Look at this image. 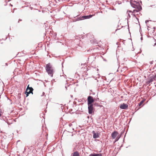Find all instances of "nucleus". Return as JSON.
Segmentation results:
<instances>
[{
	"label": "nucleus",
	"mask_w": 156,
	"mask_h": 156,
	"mask_svg": "<svg viewBox=\"0 0 156 156\" xmlns=\"http://www.w3.org/2000/svg\"><path fill=\"white\" fill-rule=\"evenodd\" d=\"M10 1H11V0H9L8 1V2H9Z\"/></svg>",
	"instance_id": "28"
},
{
	"label": "nucleus",
	"mask_w": 156,
	"mask_h": 156,
	"mask_svg": "<svg viewBox=\"0 0 156 156\" xmlns=\"http://www.w3.org/2000/svg\"><path fill=\"white\" fill-rule=\"evenodd\" d=\"M101 154H90V156H101Z\"/></svg>",
	"instance_id": "11"
},
{
	"label": "nucleus",
	"mask_w": 156,
	"mask_h": 156,
	"mask_svg": "<svg viewBox=\"0 0 156 156\" xmlns=\"http://www.w3.org/2000/svg\"><path fill=\"white\" fill-rule=\"evenodd\" d=\"M92 133L93 134V137L94 139H96L99 137V135L98 133L96 132L93 131H92Z\"/></svg>",
	"instance_id": "8"
},
{
	"label": "nucleus",
	"mask_w": 156,
	"mask_h": 156,
	"mask_svg": "<svg viewBox=\"0 0 156 156\" xmlns=\"http://www.w3.org/2000/svg\"><path fill=\"white\" fill-rule=\"evenodd\" d=\"M140 3H141V2L140 1V2L139 0H131L130 4L131 6L136 9L133 10V12L131 10H129V12H132V13H135L136 12L140 11L142 9Z\"/></svg>",
	"instance_id": "1"
},
{
	"label": "nucleus",
	"mask_w": 156,
	"mask_h": 156,
	"mask_svg": "<svg viewBox=\"0 0 156 156\" xmlns=\"http://www.w3.org/2000/svg\"><path fill=\"white\" fill-rule=\"evenodd\" d=\"M30 93H32V94H33V91H31L30 90L26 91L25 94L26 95V97H27L28 96L29 94Z\"/></svg>",
	"instance_id": "9"
},
{
	"label": "nucleus",
	"mask_w": 156,
	"mask_h": 156,
	"mask_svg": "<svg viewBox=\"0 0 156 156\" xmlns=\"http://www.w3.org/2000/svg\"><path fill=\"white\" fill-rule=\"evenodd\" d=\"M88 113L89 114H92L94 113V109L93 107V105H88Z\"/></svg>",
	"instance_id": "5"
},
{
	"label": "nucleus",
	"mask_w": 156,
	"mask_h": 156,
	"mask_svg": "<svg viewBox=\"0 0 156 156\" xmlns=\"http://www.w3.org/2000/svg\"><path fill=\"white\" fill-rule=\"evenodd\" d=\"M87 101L88 105H93V103L94 101L93 97L90 96H89L88 97Z\"/></svg>",
	"instance_id": "4"
},
{
	"label": "nucleus",
	"mask_w": 156,
	"mask_h": 156,
	"mask_svg": "<svg viewBox=\"0 0 156 156\" xmlns=\"http://www.w3.org/2000/svg\"><path fill=\"white\" fill-rule=\"evenodd\" d=\"M155 45H156V43H155L153 45V46H155Z\"/></svg>",
	"instance_id": "20"
},
{
	"label": "nucleus",
	"mask_w": 156,
	"mask_h": 156,
	"mask_svg": "<svg viewBox=\"0 0 156 156\" xmlns=\"http://www.w3.org/2000/svg\"><path fill=\"white\" fill-rule=\"evenodd\" d=\"M72 156H79V154L77 151H75L73 153Z\"/></svg>",
	"instance_id": "12"
},
{
	"label": "nucleus",
	"mask_w": 156,
	"mask_h": 156,
	"mask_svg": "<svg viewBox=\"0 0 156 156\" xmlns=\"http://www.w3.org/2000/svg\"><path fill=\"white\" fill-rule=\"evenodd\" d=\"M145 101V100H142L140 102V103H139V106H140V105H141Z\"/></svg>",
	"instance_id": "13"
},
{
	"label": "nucleus",
	"mask_w": 156,
	"mask_h": 156,
	"mask_svg": "<svg viewBox=\"0 0 156 156\" xmlns=\"http://www.w3.org/2000/svg\"><path fill=\"white\" fill-rule=\"evenodd\" d=\"M45 69L48 74L51 77L53 76L54 70L52 65L49 63L46 65Z\"/></svg>",
	"instance_id": "2"
},
{
	"label": "nucleus",
	"mask_w": 156,
	"mask_h": 156,
	"mask_svg": "<svg viewBox=\"0 0 156 156\" xmlns=\"http://www.w3.org/2000/svg\"><path fill=\"white\" fill-rule=\"evenodd\" d=\"M149 82L151 83L153 81V79L152 78L150 77L148 80Z\"/></svg>",
	"instance_id": "14"
},
{
	"label": "nucleus",
	"mask_w": 156,
	"mask_h": 156,
	"mask_svg": "<svg viewBox=\"0 0 156 156\" xmlns=\"http://www.w3.org/2000/svg\"><path fill=\"white\" fill-rule=\"evenodd\" d=\"M65 88H66V89H67V88L66 86V87H65Z\"/></svg>",
	"instance_id": "26"
},
{
	"label": "nucleus",
	"mask_w": 156,
	"mask_h": 156,
	"mask_svg": "<svg viewBox=\"0 0 156 156\" xmlns=\"http://www.w3.org/2000/svg\"><path fill=\"white\" fill-rule=\"evenodd\" d=\"M88 118H89V116H88L87 117Z\"/></svg>",
	"instance_id": "29"
},
{
	"label": "nucleus",
	"mask_w": 156,
	"mask_h": 156,
	"mask_svg": "<svg viewBox=\"0 0 156 156\" xmlns=\"http://www.w3.org/2000/svg\"><path fill=\"white\" fill-rule=\"evenodd\" d=\"M5 2H6V3H7V1H5Z\"/></svg>",
	"instance_id": "25"
},
{
	"label": "nucleus",
	"mask_w": 156,
	"mask_h": 156,
	"mask_svg": "<svg viewBox=\"0 0 156 156\" xmlns=\"http://www.w3.org/2000/svg\"><path fill=\"white\" fill-rule=\"evenodd\" d=\"M133 15L134 16V17H136V15L135 14H133Z\"/></svg>",
	"instance_id": "21"
},
{
	"label": "nucleus",
	"mask_w": 156,
	"mask_h": 156,
	"mask_svg": "<svg viewBox=\"0 0 156 156\" xmlns=\"http://www.w3.org/2000/svg\"><path fill=\"white\" fill-rule=\"evenodd\" d=\"M34 89L31 87H29V85L27 86L26 89V91L30 90L31 91H33Z\"/></svg>",
	"instance_id": "10"
},
{
	"label": "nucleus",
	"mask_w": 156,
	"mask_h": 156,
	"mask_svg": "<svg viewBox=\"0 0 156 156\" xmlns=\"http://www.w3.org/2000/svg\"><path fill=\"white\" fill-rule=\"evenodd\" d=\"M148 22H149V20H146L145 21V23H147Z\"/></svg>",
	"instance_id": "18"
},
{
	"label": "nucleus",
	"mask_w": 156,
	"mask_h": 156,
	"mask_svg": "<svg viewBox=\"0 0 156 156\" xmlns=\"http://www.w3.org/2000/svg\"><path fill=\"white\" fill-rule=\"evenodd\" d=\"M151 83V82H149V81L148 80V81L147 82V84H149L150 83Z\"/></svg>",
	"instance_id": "17"
},
{
	"label": "nucleus",
	"mask_w": 156,
	"mask_h": 156,
	"mask_svg": "<svg viewBox=\"0 0 156 156\" xmlns=\"http://www.w3.org/2000/svg\"><path fill=\"white\" fill-rule=\"evenodd\" d=\"M140 39H141V40H143V37H141Z\"/></svg>",
	"instance_id": "23"
},
{
	"label": "nucleus",
	"mask_w": 156,
	"mask_h": 156,
	"mask_svg": "<svg viewBox=\"0 0 156 156\" xmlns=\"http://www.w3.org/2000/svg\"><path fill=\"white\" fill-rule=\"evenodd\" d=\"M119 137H117L116 138L115 140V141L114 142V143H115V142H116V141H117L119 140Z\"/></svg>",
	"instance_id": "15"
},
{
	"label": "nucleus",
	"mask_w": 156,
	"mask_h": 156,
	"mask_svg": "<svg viewBox=\"0 0 156 156\" xmlns=\"http://www.w3.org/2000/svg\"><path fill=\"white\" fill-rule=\"evenodd\" d=\"M128 16H129V18L130 17V15L129 14H128Z\"/></svg>",
	"instance_id": "22"
},
{
	"label": "nucleus",
	"mask_w": 156,
	"mask_h": 156,
	"mask_svg": "<svg viewBox=\"0 0 156 156\" xmlns=\"http://www.w3.org/2000/svg\"><path fill=\"white\" fill-rule=\"evenodd\" d=\"M66 132H67L68 133H70L69 131H64L63 133V134H65Z\"/></svg>",
	"instance_id": "16"
},
{
	"label": "nucleus",
	"mask_w": 156,
	"mask_h": 156,
	"mask_svg": "<svg viewBox=\"0 0 156 156\" xmlns=\"http://www.w3.org/2000/svg\"><path fill=\"white\" fill-rule=\"evenodd\" d=\"M20 20H19V21H18V23H19V21H20Z\"/></svg>",
	"instance_id": "27"
},
{
	"label": "nucleus",
	"mask_w": 156,
	"mask_h": 156,
	"mask_svg": "<svg viewBox=\"0 0 156 156\" xmlns=\"http://www.w3.org/2000/svg\"><path fill=\"white\" fill-rule=\"evenodd\" d=\"M45 94V93L44 92H43V94H42V95H41V96H43V95H44Z\"/></svg>",
	"instance_id": "19"
},
{
	"label": "nucleus",
	"mask_w": 156,
	"mask_h": 156,
	"mask_svg": "<svg viewBox=\"0 0 156 156\" xmlns=\"http://www.w3.org/2000/svg\"><path fill=\"white\" fill-rule=\"evenodd\" d=\"M10 6H12V5H11V4H10Z\"/></svg>",
	"instance_id": "24"
},
{
	"label": "nucleus",
	"mask_w": 156,
	"mask_h": 156,
	"mask_svg": "<svg viewBox=\"0 0 156 156\" xmlns=\"http://www.w3.org/2000/svg\"><path fill=\"white\" fill-rule=\"evenodd\" d=\"M119 107L121 109H126L128 108V105L126 104L123 103L120 105Z\"/></svg>",
	"instance_id": "6"
},
{
	"label": "nucleus",
	"mask_w": 156,
	"mask_h": 156,
	"mask_svg": "<svg viewBox=\"0 0 156 156\" xmlns=\"http://www.w3.org/2000/svg\"><path fill=\"white\" fill-rule=\"evenodd\" d=\"M118 133L116 131H114L111 134V136L113 139H115L117 135L118 134Z\"/></svg>",
	"instance_id": "7"
},
{
	"label": "nucleus",
	"mask_w": 156,
	"mask_h": 156,
	"mask_svg": "<svg viewBox=\"0 0 156 156\" xmlns=\"http://www.w3.org/2000/svg\"><path fill=\"white\" fill-rule=\"evenodd\" d=\"M94 15H90L87 16H80L77 18L76 20L75 21H79L82 20L84 19H88L91 18Z\"/></svg>",
	"instance_id": "3"
}]
</instances>
